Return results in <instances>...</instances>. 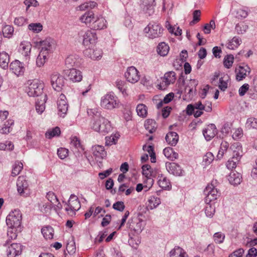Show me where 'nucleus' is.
I'll return each instance as SVG.
<instances>
[{"label": "nucleus", "instance_id": "obj_1", "mask_svg": "<svg viewBox=\"0 0 257 257\" xmlns=\"http://www.w3.org/2000/svg\"><path fill=\"white\" fill-rule=\"evenodd\" d=\"M92 128L95 132L105 135L111 130L110 122L103 116L95 118L92 124Z\"/></svg>", "mask_w": 257, "mask_h": 257}, {"label": "nucleus", "instance_id": "obj_2", "mask_svg": "<svg viewBox=\"0 0 257 257\" xmlns=\"http://www.w3.org/2000/svg\"><path fill=\"white\" fill-rule=\"evenodd\" d=\"M100 105L104 109L112 110L119 107V101L115 95L107 93L101 97Z\"/></svg>", "mask_w": 257, "mask_h": 257}, {"label": "nucleus", "instance_id": "obj_3", "mask_svg": "<svg viewBox=\"0 0 257 257\" xmlns=\"http://www.w3.org/2000/svg\"><path fill=\"white\" fill-rule=\"evenodd\" d=\"M29 86L26 90L28 95L30 97H40L43 96V84L37 79L29 81Z\"/></svg>", "mask_w": 257, "mask_h": 257}, {"label": "nucleus", "instance_id": "obj_4", "mask_svg": "<svg viewBox=\"0 0 257 257\" xmlns=\"http://www.w3.org/2000/svg\"><path fill=\"white\" fill-rule=\"evenodd\" d=\"M66 206L65 210L68 214L70 216L75 215L76 211H78L81 207L80 202L78 197L74 194L70 196L68 202L63 201Z\"/></svg>", "mask_w": 257, "mask_h": 257}, {"label": "nucleus", "instance_id": "obj_5", "mask_svg": "<svg viewBox=\"0 0 257 257\" xmlns=\"http://www.w3.org/2000/svg\"><path fill=\"white\" fill-rule=\"evenodd\" d=\"M22 214L19 210L11 212L7 217L6 223L10 228H16L21 225Z\"/></svg>", "mask_w": 257, "mask_h": 257}, {"label": "nucleus", "instance_id": "obj_6", "mask_svg": "<svg viewBox=\"0 0 257 257\" xmlns=\"http://www.w3.org/2000/svg\"><path fill=\"white\" fill-rule=\"evenodd\" d=\"M144 31L147 33V36L151 39L160 37L162 35L163 29L158 24L156 23H150L146 27Z\"/></svg>", "mask_w": 257, "mask_h": 257}, {"label": "nucleus", "instance_id": "obj_7", "mask_svg": "<svg viewBox=\"0 0 257 257\" xmlns=\"http://www.w3.org/2000/svg\"><path fill=\"white\" fill-rule=\"evenodd\" d=\"M51 84L53 89L57 91H60L64 86L65 79L60 73L55 72L50 75Z\"/></svg>", "mask_w": 257, "mask_h": 257}, {"label": "nucleus", "instance_id": "obj_8", "mask_svg": "<svg viewBox=\"0 0 257 257\" xmlns=\"http://www.w3.org/2000/svg\"><path fill=\"white\" fill-rule=\"evenodd\" d=\"M204 193L206 195L205 199L206 203H210L211 202L216 200L220 194L217 188H215L212 184L206 186Z\"/></svg>", "mask_w": 257, "mask_h": 257}, {"label": "nucleus", "instance_id": "obj_9", "mask_svg": "<svg viewBox=\"0 0 257 257\" xmlns=\"http://www.w3.org/2000/svg\"><path fill=\"white\" fill-rule=\"evenodd\" d=\"M41 52L49 55L55 48L56 43L54 39L48 38L45 40L40 41Z\"/></svg>", "mask_w": 257, "mask_h": 257}, {"label": "nucleus", "instance_id": "obj_10", "mask_svg": "<svg viewBox=\"0 0 257 257\" xmlns=\"http://www.w3.org/2000/svg\"><path fill=\"white\" fill-rule=\"evenodd\" d=\"M58 114L63 118L65 117L67 114L68 104L66 100V96L61 94L57 102Z\"/></svg>", "mask_w": 257, "mask_h": 257}, {"label": "nucleus", "instance_id": "obj_11", "mask_svg": "<svg viewBox=\"0 0 257 257\" xmlns=\"http://www.w3.org/2000/svg\"><path fill=\"white\" fill-rule=\"evenodd\" d=\"M127 225L128 228L137 234L141 233L144 228L142 220L138 218L129 220Z\"/></svg>", "mask_w": 257, "mask_h": 257}, {"label": "nucleus", "instance_id": "obj_12", "mask_svg": "<svg viewBox=\"0 0 257 257\" xmlns=\"http://www.w3.org/2000/svg\"><path fill=\"white\" fill-rule=\"evenodd\" d=\"M125 77L128 82L135 83L139 80L140 76L138 70L134 66H131L127 68Z\"/></svg>", "mask_w": 257, "mask_h": 257}, {"label": "nucleus", "instance_id": "obj_13", "mask_svg": "<svg viewBox=\"0 0 257 257\" xmlns=\"http://www.w3.org/2000/svg\"><path fill=\"white\" fill-rule=\"evenodd\" d=\"M23 246L20 243H12L7 249L8 257H16L22 253Z\"/></svg>", "mask_w": 257, "mask_h": 257}, {"label": "nucleus", "instance_id": "obj_14", "mask_svg": "<svg viewBox=\"0 0 257 257\" xmlns=\"http://www.w3.org/2000/svg\"><path fill=\"white\" fill-rule=\"evenodd\" d=\"M229 155H232L233 158L240 159L242 155V147L239 143H233L229 148Z\"/></svg>", "mask_w": 257, "mask_h": 257}, {"label": "nucleus", "instance_id": "obj_15", "mask_svg": "<svg viewBox=\"0 0 257 257\" xmlns=\"http://www.w3.org/2000/svg\"><path fill=\"white\" fill-rule=\"evenodd\" d=\"M96 39V34L94 31L87 30L83 35V44L85 46H89L90 44L95 43Z\"/></svg>", "mask_w": 257, "mask_h": 257}, {"label": "nucleus", "instance_id": "obj_16", "mask_svg": "<svg viewBox=\"0 0 257 257\" xmlns=\"http://www.w3.org/2000/svg\"><path fill=\"white\" fill-rule=\"evenodd\" d=\"M10 69L17 76L24 74L25 68L24 65L19 60L12 62L10 65Z\"/></svg>", "mask_w": 257, "mask_h": 257}, {"label": "nucleus", "instance_id": "obj_17", "mask_svg": "<svg viewBox=\"0 0 257 257\" xmlns=\"http://www.w3.org/2000/svg\"><path fill=\"white\" fill-rule=\"evenodd\" d=\"M217 134V130L214 124H210L203 130V134L207 141H210Z\"/></svg>", "mask_w": 257, "mask_h": 257}, {"label": "nucleus", "instance_id": "obj_18", "mask_svg": "<svg viewBox=\"0 0 257 257\" xmlns=\"http://www.w3.org/2000/svg\"><path fill=\"white\" fill-rule=\"evenodd\" d=\"M17 190L21 195L24 194L28 190V183L24 176H19L17 182Z\"/></svg>", "mask_w": 257, "mask_h": 257}, {"label": "nucleus", "instance_id": "obj_19", "mask_svg": "<svg viewBox=\"0 0 257 257\" xmlns=\"http://www.w3.org/2000/svg\"><path fill=\"white\" fill-rule=\"evenodd\" d=\"M167 171L176 176H180L182 174V170L180 166L175 163L167 162L166 163Z\"/></svg>", "mask_w": 257, "mask_h": 257}, {"label": "nucleus", "instance_id": "obj_20", "mask_svg": "<svg viewBox=\"0 0 257 257\" xmlns=\"http://www.w3.org/2000/svg\"><path fill=\"white\" fill-rule=\"evenodd\" d=\"M32 49V45L30 42L28 41H23L21 43L19 46V52L21 54L27 57L29 56Z\"/></svg>", "mask_w": 257, "mask_h": 257}, {"label": "nucleus", "instance_id": "obj_21", "mask_svg": "<svg viewBox=\"0 0 257 257\" xmlns=\"http://www.w3.org/2000/svg\"><path fill=\"white\" fill-rule=\"evenodd\" d=\"M92 27L95 30H102L106 28V21L101 16H96Z\"/></svg>", "mask_w": 257, "mask_h": 257}, {"label": "nucleus", "instance_id": "obj_22", "mask_svg": "<svg viewBox=\"0 0 257 257\" xmlns=\"http://www.w3.org/2000/svg\"><path fill=\"white\" fill-rule=\"evenodd\" d=\"M67 75L70 80L75 82H80L82 79L81 71L75 69H70Z\"/></svg>", "mask_w": 257, "mask_h": 257}, {"label": "nucleus", "instance_id": "obj_23", "mask_svg": "<svg viewBox=\"0 0 257 257\" xmlns=\"http://www.w3.org/2000/svg\"><path fill=\"white\" fill-rule=\"evenodd\" d=\"M92 151L93 155L96 158L103 159L106 155L104 147L100 145H96L92 147Z\"/></svg>", "mask_w": 257, "mask_h": 257}, {"label": "nucleus", "instance_id": "obj_24", "mask_svg": "<svg viewBox=\"0 0 257 257\" xmlns=\"http://www.w3.org/2000/svg\"><path fill=\"white\" fill-rule=\"evenodd\" d=\"M241 175L235 171L231 172L228 178L229 183L234 186L239 184L241 182Z\"/></svg>", "mask_w": 257, "mask_h": 257}, {"label": "nucleus", "instance_id": "obj_25", "mask_svg": "<svg viewBox=\"0 0 257 257\" xmlns=\"http://www.w3.org/2000/svg\"><path fill=\"white\" fill-rule=\"evenodd\" d=\"M249 68L247 66L245 67L242 66H239L237 69H236V79L238 81H241L245 78L247 75V72L249 73Z\"/></svg>", "mask_w": 257, "mask_h": 257}, {"label": "nucleus", "instance_id": "obj_26", "mask_svg": "<svg viewBox=\"0 0 257 257\" xmlns=\"http://www.w3.org/2000/svg\"><path fill=\"white\" fill-rule=\"evenodd\" d=\"M52 207L53 205L49 202L43 201L39 203V210L41 212L46 215L50 214Z\"/></svg>", "mask_w": 257, "mask_h": 257}, {"label": "nucleus", "instance_id": "obj_27", "mask_svg": "<svg viewBox=\"0 0 257 257\" xmlns=\"http://www.w3.org/2000/svg\"><path fill=\"white\" fill-rule=\"evenodd\" d=\"M95 17L92 11H88L81 16L79 19L81 22L86 24L92 23V25Z\"/></svg>", "mask_w": 257, "mask_h": 257}, {"label": "nucleus", "instance_id": "obj_28", "mask_svg": "<svg viewBox=\"0 0 257 257\" xmlns=\"http://www.w3.org/2000/svg\"><path fill=\"white\" fill-rule=\"evenodd\" d=\"M47 99L46 94H44L41 96V98L39 100V98H38L36 102V109L37 111L39 113H42L45 109V102Z\"/></svg>", "mask_w": 257, "mask_h": 257}, {"label": "nucleus", "instance_id": "obj_29", "mask_svg": "<svg viewBox=\"0 0 257 257\" xmlns=\"http://www.w3.org/2000/svg\"><path fill=\"white\" fill-rule=\"evenodd\" d=\"M165 139L168 144L171 146H175L178 143L179 137L176 133L171 132L166 135Z\"/></svg>", "mask_w": 257, "mask_h": 257}, {"label": "nucleus", "instance_id": "obj_30", "mask_svg": "<svg viewBox=\"0 0 257 257\" xmlns=\"http://www.w3.org/2000/svg\"><path fill=\"white\" fill-rule=\"evenodd\" d=\"M196 109H203V105L201 101L188 104L186 107V113L189 115H192Z\"/></svg>", "mask_w": 257, "mask_h": 257}, {"label": "nucleus", "instance_id": "obj_31", "mask_svg": "<svg viewBox=\"0 0 257 257\" xmlns=\"http://www.w3.org/2000/svg\"><path fill=\"white\" fill-rule=\"evenodd\" d=\"M158 184L160 187L165 189H169L171 186L169 180L162 174L158 176Z\"/></svg>", "mask_w": 257, "mask_h": 257}, {"label": "nucleus", "instance_id": "obj_32", "mask_svg": "<svg viewBox=\"0 0 257 257\" xmlns=\"http://www.w3.org/2000/svg\"><path fill=\"white\" fill-rule=\"evenodd\" d=\"M169 257H188L184 250L180 247H176L170 251Z\"/></svg>", "mask_w": 257, "mask_h": 257}, {"label": "nucleus", "instance_id": "obj_33", "mask_svg": "<svg viewBox=\"0 0 257 257\" xmlns=\"http://www.w3.org/2000/svg\"><path fill=\"white\" fill-rule=\"evenodd\" d=\"M10 61L9 56L5 52L0 53V66L5 69L8 68Z\"/></svg>", "mask_w": 257, "mask_h": 257}, {"label": "nucleus", "instance_id": "obj_34", "mask_svg": "<svg viewBox=\"0 0 257 257\" xmlns=\"http://www.w3.org/2000/svg\"><path fill=\"white\" fill-rule=\"evenodd\" d=\"M145 128L151 134L156 131L157 125L154 120L148 119L145 121L144 124Z\"/></svg>", "mask_w": 257, "mask_h": 257}, {"label": "nucleus", "instance_id": "obj_35", "mask_svg": "<svg viewBox=\"0 0 257 257\" xmlns=\"http://www.w3.org/2000/svg\"><path fill=\"white\" fill-rule=\"evenodd\" d=\"M228 147L229 144L226 141H223L222 142L221 145H220V148L218 151V154L217 155V157L218 159H220L222 158L223 155L225 153H228Z\"/></svg>", "mask_w": 257, "mask_h": 257}, {"label": "nucleus", "instance_id": "obj_36", "mask_svg": "<svg viewBox=\"0 0 257 257\" xmlns=\"http://www.w3.org/2000/svg\"><path fill=\"white\" fill-rule=\"evenodd\" d=\"M176 79L175 73L173 71H170L165 74L164 76V82L166 85H169L175 82Z\"/></svg>", "mask_w": 257, "mask_h": 257}, {"label": "nucleus", "instance_id": "obj_37", "mask_svg": "<svg viewBox=\"0 0 257 257\" xmlns=\"http://www.w3.org/2000/svg\"><path fill=\"white\" fill-rule=\"evenodd\" d=\"M169 50V47L164 42L159 43L157 47L158 53L162 56L167 55Z\"/></svg>", "mask_w": 257, "mask_h": 257}, {"label": "nucleus", "instance_id": "obj_38", "mask_svg": "<svg viewBox=\"0 0 257 257\" xmlns=\"http://www.w3.org/2000/svg\"><path fill=\"white\" fill-rule=\"evenodd\" d=\"M42 233L46 239H52L54 235L53 228L51 226H46L42 228Z\"/></svg>", "mask_w": 257, "mask_h": 257}, {"label": "nucleus", "instance_id": "obj_39", "mask_svg": "<svg viewBox=\"0 0 257 257\" xmlns=\"http://www.w3.org/2000/svg\"><path fill=\"white\" fill-rule=\"evenodd\" d=\"M147 106L143 103L139 104L136 108L138 115L143 118L147 115Z\"/></svg>", "mask_w": 257, "mask_h": 257}, {"label": "nucleus", "instance_id": "obj_40", "mask_svg": "<svg viewBox=\"0 0 257 257\" xmlns=\"http://www.w3.org/2000/svg\"><path fill=\"white\" fill-rule=\"evenodd\" d=\"M77 58L76 56L70 55L66 58L65 64L70 69H71L72 67L77 65Z\"/></svg>", "mask_w": 257, "mask_h": 257}, {"label": "nucleus", "instance_id": "obj_41", "mask_svg": "<svg viewBox=\"0 0 257 257\" xmlns=\"http://www.w3.org/2000/svg\"><path fill=\"white\" fill-rule=\"evenodd\" d=\"M97 4L95 2L90 1L86 2L80 5L77 9L80 11H85L88 9H92L96 7Z\"/></svg>", "mask_w": 257, "mask_h": 257}, {"label": "nucleus", "instance_id": "obj_42", "mask_svg": "<svg viewBox=\"0 0 257 257\" xmlns=\"http://www.w3.org/2000/svg\"><path fill=\"white\" fill-rule=\"evenodd\" d=\"M141 6L144 10L152 11L155 5V0H141Z\"/></svg>", "mask_w": 257, "mask_h": 257}, {"label": "nucleus", "instance_id": "obj_43", "mask_svg": "<svg viewBox=\"0 0 257 257\" xmlns=\"http://www.w3.org/2000/svg\"><path fill=\"white\" fill-rule=\"evenodd\" d=\"M88 52L90 53L89 57L93 60L100 59L102 56V52L99 49L91 50L89 49L86 51L85 53Z\"/></svg>", "mask_w": 257, "mask_h": 257}, {"label": "nucleus", "instance_id": "obj_44", "mask_svg": "<svg viewBox=\"0 0 257 257\" xmlns=\"http://www.w3.org/2000/svg\"><path fill=\"white\" fill-rule=\"evenodd\" d=\"M48 56L47 54L40 51L36 59L37 65L39 67L43 66L46 62Z\"/></svg>", "mask_w": 257, "mask_h": 257}, {"label": "nucleus", "instance_id": "obj_45", "mask_svg": "<svg viewBox=\"0 0 257 257\" xmlns=\"http://www.w3.org/2000/svg\"><path fill=\"white\" fill-rule=\"evenodd\" d=\"M241 42V39L239 38L233 37L227 44V48L233 50L238 47Z\"/></svg>", "mask_w": 257, "mask_h": 257}, {"label": "nucleus", "instance_id": "obj_46", "mask_svg": "<svg viewBox=\"0 0 257 257\" xmlns=\"http://www.w3.org/2000/svg\"><path fill=\"white\" fill-rule=\"evenodd\" d=\"M61 133L60 129L59 127H55V128L47 131L45 134V136L47 138L50 139L53 137L59 136Z\"/></svg>", "mask_w": 257, "mask_h": 257}, {"label": "nucleus", "instance_id": "obj_47", "mask_svg": "<svg viewBox=\"0 0 257 257\" xmlns=\"http://www.w3.org/2000/svg\"><path fill=\"white\" fill-rule=\"evenodd\" d=\"M14 124L13 119H9L6 122L4 126L0 130V133L3 134H7L10 132L11 126Z\"/></svg>", "mask_w": 257, "mask_h": 257}, {"label": "nucleus", "instance_id": "obj_48", "mask_svg": "<svg viewBox=\"0 0 257 257\" xmlns=\"http://www.w3.org/2000/svg\"><path fill=\"white\" fill-rule=\"evenodd\" d=\"M14 28L11 25H6L3 28V33L5 37L10 38L14 33Z\"/></svg>", "mask_w": 257, "mask_h": 257}, {"label": "nucleus", "instance_id": "obj_49", "mask_svg": "<svg viewBox=\"0 0 257 257\" xmlns=\"http://www.w3.org/2000/svg\"><path fill=\"white\" fill-rule=\"evenodd\" d=\"M28 29L34 33H39L43 29V26L41 23H31L29 25Z\"/></svg>", "mask_w": 257, "mask_h": 257}, {"label": "nucleus", "instance_id": "obj_50", "mask_svg": "<svg viewBox=\"0 0 257 257\" xmlns=\"http://www.w3.org/2000/svg\"><path fill=\"white\" fill-rule=\"evenodd\" d=\"M207 205L205 208L206 215L208 217H212L215 213V207L212 204L206 203Z\"/></svg>", "mask_w": 257, "mask_h": 257}, {"label": "nucleus", "instance_id": "obj_51", "mask_svg": "<svg viewBox=\"0 0 257 257\" xmlns=\"http://www.w3.org/2000/svg\"><path fill=\"white\" fill-rule=\"evenodd\" d=\"M164 155L168 159H176L178 154L173 152V149L170 147H167L163 150Z\"/></svg>", "mask_w": 257, "mask_h": 257}, {"label": "nucleus", "instance_id": "obj_52", "mask_svg": "<svg viewBox=\"0 0 257 257\" xmlns=\"http://www.w3.org/2000/svg\"><path fill=\"white\" fill-rule=\"evenodd\" d=\"M240 159L237 158H232L229 159L226 163V167L229 169L232 170L236 168L237 164H238Z\"/></svg>", "mask_w": 257, "mask_h": 257}, {"label": "nucleus", "instance_id": "obj_53", "mask_svg": "<svg viewBox=\"0 0 257 257\" xmlns=\"http://www.w3.org/2000/svg\"><path fill=\"white\" fill-rule=\"evenodd\" d=\"M23 164L21 162L16 163L13 166L12 175L13 176H16L19 175L23 169Z\"/></svg>", "mask_w": 257, "mask_h": 257}, {"label": "nucleus", "instance_id": "obj_54", "mask_svg": "<svg viewBox=\"0 0 257 257\" xmlns=\"http://www.w3.org/2000/svg\"><path fill=\"white\" fill-rule=\"evenodd\" d=\"M234 57L232 55H228L224 59L223 64L225 67L230 68L233 63Z\"/></svg>", "mask_w": 257, "mask_h": 257}, {"label": "nucleus", "instance_id": "obj_55", "mask_svg": "<svg viewBox=\"0 0 257 257\" xmlns=\"http://www.w3.org/2000/svg\"><path fill=\"white\" fill-rule=\"evenodd\" d=\"M246 125L248 128L257 129V118L254 117H250L248 118Z\"/></svg>", "mask_w": 257, "mask_h": 257}, {"label": "nucleus", "instance_id": "obj_56", "mask_svg": "<svg viewBox=\"0 0 257 257\" xmlns=\"http://www.w3.org/2000/svg\"><path fill=\"white\" fill-rule=\"evenodd\" d=\"M151 208H155L161 203L160 199L155 196H151L149 199Z\"/></svg>", "mask_w": 257, "mask_h": 257}, {"label": "nucleus", "instance_id": "obj_57", "mask_svg": "<svg viewBox=\"0 0 257 257\" xmlns=\"http://www.w3.org/2000/svg\"><path fill=\"white\" fill-rule=\"evenodd\" d=\"M142 174L147 178L150 179L152 175L151 167L149 165H144L142 167Z\"/></svg>", "mask_w": 257, "mask_h": 257}, {"label": "nucleus", "instance_id": "obj_58", "mask_svg": "<svg viewBox=\"0 0 257 257\" xmlns=\"http://www.w3.org/2000/svg\"><path fill=\"white\" fill-rule=\"evenodd\" d=\"M247 29L248 26L243 23L238 24L235 26V30L238 34L244 33L246 31Z\"/></svg>", "mask_w": 257, "mask_h": 257}, {"label": "nucleus", "instance_id": "obj_59", "mask_svg": "<svg viewBox=\"0 0 257 257\" xmlns=\"http://www.w3.org/2000/svg\"><path fill=\"white\" fill-rule=\"evenodd\" d=\"M231 132L232 133V138L233 140L239 139L243 136L242 130L241 128H234Z\"/></svg>", "mask_w": 257, "mask_h": 257}, {"label": "nucleus", "instance_id": "obj_60", "mask_svg": "<svg viewBox=\"0 0 257 257\" xmlns=\"http://www.w3.org/2000/svg\"><path fill=\"white\" fill-rule=\"evenodd\" d=\"M46 198L48 200L47 202H49L51 204H54L55 203L58 202L56 196L52 192H49L46 195Z\"/></svg>", "mask_w": 257, "mask_h": 257}, {"label": "nucleus", "instance_id": "obj_61", "mask_svg": "<svg viewBox=\"0 0 257 257\" xmlns=\"http://www.w3.org/2000/svg\"><path fill=\"white\" fill-rule=\"evenodd\" d=\"M68 152L69 151L68 149L64 148H60L58 149L57 154L61 159H64L68 156Z\"/></svg>", "mask_w": 257, "mask_h": 257}, {"label": "nucleus", "instance_id": "obj_62", "mask_svg": "<svg viewBox=\"0 0 257 257\" xmlns=\"http://www.w3.org/2000/svg\"><path fill=\"white\" fill-rule=\"evenodd\" d=\"M213 238L216 243H221L225 238V235L221 232H216L214 234Z\"/></svg>", "mask_w": 257, "mask_h": 257}, {"label": "nucleus", "instance_id": "obj_63", "mask_svg": "<svg viewBox=\"0 0 257 257\" xmlns=\"http://www.w3.org/2000/svg\"><path fill=\"white\" fill-rule=\"evenodd\" d=\"M214 160V156L211 152H208L203 157V161L206 165L210 164Z\"/></svg>", "mask_w": 257, "mask_h": 257}, {"label": "nucleus", "instance_id": "obj_64", "mask_svg": "<svg viewBox=\"0 0 257 257\" xmlns=\"http://www.w3.org/2000/svg\"><path fill=\"white\" fill-rule=\"evenodd\" d=\"M112 207L116 210L122 211L125 208V205L123 202L117 201L113 204Z\"/></svg>", "mask_w": 257, "mask_h": 257}]
</instances>
